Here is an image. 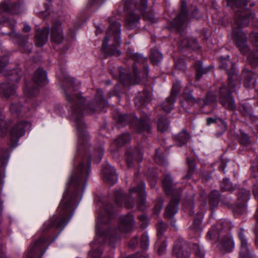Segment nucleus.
Wrapping results in <instances>:
<instances>
[{
  "label": "nucleus",
  "mask_w": 258,
  "mask_h": 258,
  "mask_svg": "<svg viewBox=\"0 0 258 258\" xmlns=\"http://www.w3.org/2000/svg\"><path fill=\"white\" fill-rule=\"evenodd\" d=\"M90 166V161L87 160L85 165L84 161L81 162L72 171L56 213L44 223L42 227L43 232L52 227L62 229L67 224L81 200L80 186L88 175Z\"/></svg>",
  "instance_id": "obj_1"
},
{
  "label": "nucleus",
  "mask_w": 258,
  "mask_h": 258,
  "mask_svg": "<svg viewBox=\"0 0 258 258\" xmlns=\"http://www.w3.org/2000/svg\"><path fill=\"white\" fill-rule=\"evenodd\" d=\"M242 3L243 7L238 8L235 13L233 21L237 26H233V38L241 52L245 53L248 51V48L246 45V37L241 31L240 26H247L253 16L250 11L244 8L246 6L245 1L243 0Z\"/></svg>",
  "instance_id": "obj_2"
},
{
  "label": "nucleus",
  "mask_w": 258,
  "mask_h": 258,
  "mask_svg": "<svg viewBox=\"0 0 258 258\" xmlns=\"http://www.w3.org/2000/svg\"><path fill=\"white\" fill-rule=\"evenodd\" d=\"M163 185L166 193L175 198L170 201L166 209L165 216L170 217L174 215L178 212V202L177 198L180 196L181 190L180 189L174 188V184L172 177L169 174L165 175L163 181Z\"/></svg>",
  "instance_id": "obj_3"
},
{
  "label": "nucleus",
  "mask_w": 258,
  "mask_h": 258,
  "mask_svg": "<svg viewBox=\"0 0 258 258\" xmlns=\"http://www.w3.org/2000/svg\"><path fill=\"white\" fill-rule=\"evenodd\" d=\"M82 114L79 111H75L71 117L72 119L76 121L77 129L78 133L79 149H82V146L87 145L89 139V135L86 131V126L81 119Z\"/></svg>",
  "instance_id": "obj_4"
},
{
  "label": "nucleus",
  "mask_w": 258,
  "mask_h": 258,
  "mask_svg": "<svg viewBox=\"0 0 258 258\" xmlns=\"http://www.w3.org/2000/svg\"><path fill=\"white\" fill-rule=\"evenodd\" d=\"M109 23L110 24V30L102 42V49L104 51L107 46L109 37L110 35H112L111 37L113 38L114 41L116 44H120L121 43L120 37V33L121 32L120 24L118 22L115 21H110Z\"/></svg>",
  "instance_id": "obj_5"
},
{
  "label": "nucleus",
  "mask_w": 258,
  "mask_h": 258,
  "mask_svg": "<svg viewBox=\"0 0 258 258\" xmlns=\"http://www.w3.org/2000/svg\"><path fill=\"white\" fill-rule=\"evenodd\" d=\"M46 239L42 237L34 242L29 248L28 258H41L46 251Z\"/></svg>",
  "instance_id": "obj_6"
},
{
  "label": "nucleus",
  "mask_w": 258,
  "mask_h": 258,
  "mask_svg": "<svg viewBox=\"0 0 258 258\" xmlns=\"http://www.w3.org/2000/svg\"><path fill=\"white\" fill-rule=\"evenodd\" d=\"M243 230V228H241L237 233L239 239L240 241L239 258H251V253L247 242V239Z\"/></svg>",
  "instance_id": "obj_7"
},
{
  "label": "nucleus",
  "mask_w": 258,
  "mask_h": 258,
  "mask_svg": "<svg viewBox=\"0 0 258 258\" xmlns=\"http://www.w3.org/2000/svg\"><path fill=\"white\" fill-rule=\"evenodd\" d=\"M231 228V224L226 220H221L209 231L207 236L210 239L218 238L219 232Z\"/></svg>",
  "instance_id": "obj_8"
},
{
  "label": "nucleus",
  "mask_w": 258,
  "mask_h": 258,
  "mask_svg": "<svg viewBox=\"0 0 258 258\" xmlns=\"http://www.w3.org/2000/svg\"><path fill=\"white\" fill-rule=\"evenodd\" d=\"M103 223V220H102V218H98L97 223L96 226V232L97 234V237L94 241L95 243H98L99 242V239L102 237V239L103 238H108L109 240H113L115 239L114 237V233L115 231L107 230H104L103 229L100 227L101 224Z\"/></svg>",
  "instance_id": "obj_9"
},
{
  "label": "nucleus",
  "mask_w": 258,
  "mask_h": 258,
  "mask_svg": "<svg viewBox=\"0 0 258 258\" xmlns=\"http://www.w3.org/2000/svg\"><path fill=\"white\" fill-rule=\"evenodd\" d=\"M237 198L238 200L241 201L243 203L240 205H238L235 207L234 211L235 212L243 214L246 212V205L245 202L250 198V192L245 189H241L237 194Z\"/></svg>",
  "instance_id": "obj_10"
},
{
  "label": "nucleus",
  "mask_w": 258,
  "mask_h": 258,
  "mask_svg": "<svg viewBox=\"0 0 258 258\" xmlns=\"http://www.w3.org/2000/svg\"><path fill=\"white\" fill-rule=\"evenodd\" d=\"M130 57L135 61L133 65V71L135 75H138L139 72L137 69V66L141 69L144 67L147 72L148 71V66L145 63L147 61V58L144 57L142 55L137 53H132L130 54Z\"/></svg>",
  "instance_id": "obj_11"
},
{
  "label": "nucleus",
  "mask_w": 258,
  "mask_h": 258,
  "mask_svg": "<svg viewBox=\"0 0 258 258\" xmlns=\"http://www.w3.org/2000/svg\"><path fill=\"white\" fill-rule=\"evenodd\" d=\"M225 90L226 87L225 86H222L220 88V102L225 108L232 110H234L236 107V105L234 103V99L229 93L227 94H224L223 93Z\"/></svg>",
  "instance_id": "obj_12"
},
{
  "label": "nucleus",
  "mask_w": 258,
  "mask_h": 258,
  "mask_svg": "<svg viewBox=\"0 0 258 258\" xmlns=\"http://www.w3.org/2000/svg\"><path fill=\"white\" fill-rule=\"evenodd\" d=\"M27 124L25 121H21L14 126L10 134L11 140L14 144L17 143L19 138L24 135V128Z\"/></svg>",
  "instance_id": "obj_13"
},
{
  "label": "nucleus",
  "mask_w": 258,
  "mask_h": 258,
  "mask_svg": "<svg viewBox=\"0 0 258 258\" xmlns=\"http://www.w3.org/2000/svg\"><path fill=\"white\" fill-rule=\"evenodd\" d=\"M51 31L50 38L52 41L58 44L63 41L64 37L60 22L55 23L52 26Z\"/></svg>",
  "instance_id": "obj_14"
},
{
  "label": "nucleus",
  "mask_w": 258,
  "mask_h": 258,
  "mask_svg": "<svg viewBox=\"0 0 258 258\" xmlns=\"http://www.w3.org/2000/svg\"><path fill=\"white\" fill-rule=\"evenodd\" d=\"M187 19L186 14V4L182 2L180 7V12L178 16L174 19L172 25L176 28L178 31H180V26Z\"/></svg>",
  "instance_id": "obj_15"
},
{
  "label": "nucleus",
  "mask_w": 258,
  "mask_h": 258,
  "mask_svg": "<svg viewBox=\"0 0 258 258\" xmlns=\"http://www.w3.org/2000/svg\"><path fill=\"white\" fill-rule=\"evenodd\" d=\"M220 67L224 69L227 70L229 79V88L231 91H234L235 86L233 81H231V77L234 74V68L233 63L229 59H222Z\"/></svg>",
  "instance_id": "obj_16"
},
{
  "label": "nucleus",
  "mask_w": 258,
  "mask_h": 258,
  "mask_svg": "<svg viewBox=\"0 0 258 258\" xmlns=\"http://www.w3.org/2000/svg\"><path fill=\"white\" fill-rule=\"evenodd\" d=\"M49 28L45 27L37 31L35 36V43L38 47H41L47 42L48 38Z\"/></svg>",
  "instance_id": "obj_17"
},
{
  "label": "nucleus",
  "mask_w": 258,
  "mask_h": 258,
  "mask_svg": "<svg viewBox=\"0 0 258 258\" xmlns=\"http://www.w3.org/2000/svg\"><path fill=\"white\" fill-rule=\"evenodd\" d=\"M105 179L111 184L115 183L117 180V177L115 173V170L110 165H107L103 169Z\"/></svg>",
  "instance_id": "obj_18"
},
{
  "label": "nucleus",
  "mask_w": 258,
  "mask_h": 258,
  "mask_svg": "<svg viewBox=\"0 0 258 258\" xmlns=\"http://www.w3.org/2000/svg\"><path fill=\"white\" fill-rule=\"evenodd\" d=\"M34 82L39 86H42L47 83L46 73L41 69L37 70L33 78Z\"/></svg>",
  "instance_id": "obj_19"
},
{
  "label": "nucleus",
  "mask_w": 258,
  "mask_h": 258,
  "mask_svg": "<svg viewBox=\"0 0 258 258\" xmlns=\"http://www.w3.org/2000/svg\"><path fill=\"white\" fill-rule=\"evenodd\" d=\"M16 86L13 82L2 83L0 85V93L6 97H9L15 93Z\"/></svg>",
  "instance_id": "obj_20"
},
{
  "label": "nucleus",
  "mask_w": 258,
  "mask_h": 258,
  "mask_svg": "<svg viewBox=\"0 0 258 258\" xmlns=\"http://www.w3.org/2000/svg\"><path fill=\"white\" fill-rule=\"evenodd\" d=\"M234 241L232 237L230 235H227L222 239L219 245V247L221 251H230L234 247Z\"/></svg>",
  "instance_id": "obj_21"
},
{
  "label": "nucleus",
  "mask_w": 258,
  "mask_h": 258,
  "mask_svg": "<svg viewBox=\"0 0 258 258\" xmlns=\"http://www.w3.org/2000/svg\"><path fill=\"white\" fill-rule=\"evenodd\" d=\"M129 191L131 194H133L134 193L137 194V195L141 198V203L143 205L145 204V199L144 197L146 195V194L145 192V185L143 181L141 182V183L138 185L137 189L133 187L130 189Z\"/></svg>",
  "instance_id": "obj_22"
},
{
  "label": "nucleus",
  "mask_w": 258,
  "mask_h": 258,
  "mask_svg": "<svg viewBox=\"0 0 258 258\" xmlns=\"http://www.w3.org/2000/svg\"><path fill=\"white\" fill-rule=\"evenodd\" d=\"M134 223V220L132 215H128L123 217L121 220L120 228H119V232L127 231Z\"/></svg>",
  "instance_id": "obj_23"
},
{
  "label": "nucleus",
  "mask_w": 258,
  "mask_h": 258,
  "mask_svg": "<svg viewBox=\"0 0 258 258\" xmlns=\"http://www.w3.org/2000/svg\"><path fill=\"white\" fill-rule=\"evenodd\" d=\"M175 100L176 99L173 95H170L169 97L167 98L165 101H164L161 105L162 109L167 113L171 112Z\"/></svg>",
  "instance_id": "obj_24"
},
{
  "label": "nucleus",
  "mask_w": 258,
  "mask_h": 258,
  "mask_svg": "<svg viewBox=\"0 0 258 258\" xmlns=\"http://www.w3.org/2000/svg\"><path fill=\"white\" fill-rule=\"evenodd\" d=\"M150 57L154 65L158 66L163 59V55L157 49H153L152 50Z\"/></svg>",
  "instance_id": "obj_25"
},
{
  "label": "nucleus",
  "mask_w": 258,
  "mask_h": 258,
  "mask_svg": "<svg viewBox=\"0 0 258 258\" xmlns=\"http://www.w3.org/2000/svg\"><path fill=\"white\" fill-rule=\"evenodd\" d=\"M202 223V217H200L194 220L193 223L191 225L190 229L192 232L196 233L197 236L200 234L202 229L201 228V224Z\"/></svg>",
  "instance_id": "obj_26"
},
{
  "label": "nucleus",
  "mask_w": 258,
  "mask_h": 258,
  "mask_svg": "<svg viewBox=\"0 0 258 258\" xmlns=\"http://www.w3.org/2000/svg\"><path fill=\"white\" fill-rule=\"evenodd\" d=\"M175 139L179 142V145L181 146L187 143L189 140V135L186 131L183 130L175 137Z\"/></svg>",
  "instance_id": "obj_27"
},
{
  "label": "nucleus",
  "mask_w": 258,
  "mask_h": 258,
  "mask_svg": "<svg viewBox=\"0 0 258 258\" xmlns=\"http://www.w3.org/2000/svg\"><path fill=\"white\" fill-rule=\"evenodd\" d=\"M139 17L138 15L133 14L128 16L126 21V24L130 29H133L136 27L139 21Z\"/></svg>",
  "instance_id": "obj_28"
},
{
  "label": "nucleus",
  "mask_w": 258,
  "mask_h": 258,
  "mask_svg": "<svg viewBox=\"0 0 258 258\" xmlns=\"http://www.w3.org/2000/svg\"><path fill=\"white\" fill-rule=\"evenodd\" d=\"M116 202L118 203L119 206L121 205L119 204V201L120 199H124L125 200V206L127 208H132L134 206V203L132 199H127V198L124 197L120 191H117L116 194Z\"/></svg>",
  "instance_id": "obj_29"
},
{
  "label": "nucleus",
  "mask_w": 258,
  "mask_h": 258,
  "mask_svg": "<svg viewBox=\"0 0 258 258\" xmlns=\"http://www.w3.org/2000/svg\"><path fill=\"white\" fill-rule=\"evenodd\" d=\"M197 40L195 39H191L190 40L189 38H185L181 42V45L183 48L184 47H191L192 49L195 48L197 46Z\"/></svg>",
  "instance_id": "obj_30"
},
{
  "label": "nucleus",
  "mask_w": 258,
  "mask_h": 258,
  "mask_svg": "<svg viewBox=\"0 0 258 258\" xmlns=\"http://www.w3.org/2000/svg\"><path fill=\"white\" fill-rule=\"evenodd\" d=\"M169 127V122L165 117H162L159 119L158 123V130L163 133L166 131Z\"/></svg>",
  "instance_id": "obj_31"
},
{
  "label": "nucleus",
  "mask_w": 258,
  "mask_h": 258,
  "mask_svg": "<svg viewBox=\"0 0 258 258\" xmlns=\"http://www.w3.org/2000/svg\"><path fill=\"white\" fill-rule=\"evenodd\" d=\"M173 252L179 258L187 257L189 256L187 252H184L182 248L179 245H176L173 248Z\"/></svg>",
  "instance_id": "obj_32"
},
{
  "label": "nucleus",
  "mask_w": 258,
  "mask_h": 258,
  "mask_svg": "<svg viewBox=\"0 0 258 258\" xmlns=\"http://www.w3.org/2000/svg\"><path fill=\"white\" fill-rule=\"evenodd\" d=\"M130 140L131 137L130 135L127 133H125L120 136L116 141V142L119 146H121L128 142Z\"/></svg>",
  "instance_id": "obj_33"
},
{
  "label": "nucleus",
  "mask_w": 258,
  "mask_h": 258,
  "mask_svg": "<svg viewBox=\"0 0 258 258\" xmlns=\"http://www.w3.org/2000/svg\"><path fill=\"white\" fill-rule=\"evenodd\" d=\"M252 76L251 72H248L247 75L246 74L244 75L245 82L244 85L245 87L249 88L254 86L255 81L252 80Z\"/></svg>",
  "instance_id": "obj_34"
},
{
  "label": "nucleus",
  "mask_w": 258,
  "mask_h": 258,
  "mask_svg": "<svg viewBox=\"0 0 258 258\" xmlns=\"http://www.w3.org/2000/svg\"><path fill=\"white\" fill-rule=\"evenodd\" d=\"M196 70L197 72V75L198 79H199L201 76L203 74L207 73L209 71V69L207 68H204L202 66V62L200 61H198L196 64Z\"/></svg>",
  "instance_id": "obj_35"
},
{
  "label": "nucleus",
  "mask_w": 258,
  "mask_h": 258,
  "mask_svg": "<svg viewBox=\"0 0 258 258\" xmlns=\"http://www.w3.org/2000/svg\"><path fill=\"white\" fill-rule=\"evenodd\" d=\"M193 249L196 256L199 258H204L205 256V252L203 247L198 244H194Z\"/></svg>",
  "instance_id": "obj_36"
},
{
  "label": "nucleus",
  "mask_w": 258,
  "mask_h": 258,
  "mask_svg": "<svg viewBox=\"0 0 258 258\" xmlns=\"http://www.w3.org/2000/svg\"><path fill=\"white\" fill-rule=\"evenodd\" d=\"M221 188L223 190H232V185L228 178L224 179L221 184Z\"/></svg>",
  "instance_id": "obj_37"
},
{
  "label": "nucleus",
  "mask_w": 258,
  "mask_h": 258,
  "mask_svg": "<svg viewBox=\"0 0 258 258\" xmlns=\"http://www.w3.org/2000/svg\"><path fill=\"white\" fill-rule=\"evenodd\" d=\"M166 228V226L164 222L161 221L159 223L157 227V236L158 238H161L162 237L163 233L165 230Z\"/></svg>",
  "instance_id": "obj_38"
},
{
  "label": "nucleus",
  "mask_w": 258,
  "mask_h": 258,
  "mask_svg": "<svg viewBox=\"0 0 258 258\" xmlns=\"http://www.w3.org/2000/svg\"><path fill=\"white\" fill-rule=\"evenodd\" d=\"M141 244L142 248L147 249L149 245V239L147 234H143L141 238Z\"/></svg>",
  "instance_id": "obj_39"
},
{
  "label": "nucleus",
  "mask_w": 258,
  "mask_h": 258,
  "mask_svg": "<svg viewBox=\"0 0 258 258\" xmlns=\"http://www.w3.org/2000/svg\"><path fill=\"white\" fill-rule=\"evenodd\" d=\"M247 59L252 66H255L258 64V54L256 53H250L247 56Z\"/></svg>",
  "instance_id": "obj_40"
},
{
  "label": "nucleus",
  "mask_w": 258,
  "mask_h": 258,
  "mask_svg": "<svg viewBox=\"0 0 258 258\" xmlns=\"http://www.w3.org/2000/svg\"><path fill=\"white\" fill-rule=\"evenodd\" d=\"M184 99L189 103H195L197 102L195 98H194L190 92L184 93L183 94Z\"/></svg>",
  "instance_id": "obj_41"
},
{
  "label": "nucleus",
  "mask_w": 258,
  "mask_h": 258,
  "mask_svg": "<svg viewBox=\"0 0 258 258\" xmlns=\"http://www.w3.org/2000/svg\"><path fill=\"white\" fill-rule=\"evenodd\" d=\"M10 109L12 113L19 112L22 110V106L20 104H12Z\"/></svg>",
  "instance_id": "obj_42"
},
{
  "label": "nucleus",
  "mask_w": 258,
  "mask_h": 258,
  "mask_svg": "<svg viewBox=\"0 0 258 258\" xmlns=\"http://www.w3.org/2000/svg\"><path fill=\"white\" fill-rule=\"evenodd\" d=\"M251 174L254 177H258V159L252 163L251 166Z\"/></svg>",
  "instance_id": "obj_43"
},
{
  "label": "nucleus",
  "mask_w": 258,
  "mask_h": 258,
  "mask_svg": "<svg viewBox=\"0 0 258 258\" xmlns=\"http://www.w3.org/2000/svg\"><path fill=\"white\" fill-rule=\"evenodd\" d=\"M140 125L142 126V129H140V132H142L143 131H147V132H149L150 130V126L149 121L147 120H141L139 122Z\"/></svg>",
  "instance_id": "obj_44"
},
{
  "label": "nucleus",
  "mask_w": 258,
  "mask_h": 258,
  "mask_svg": "<svg viewBox=\"0 0 258 258\" xmlns=\"http://www.w3.org/2000/svg\"><path fill=\"white\" fill-rule=\"evenodd\" d=\"M149 95V93L147 92V91H144L140 96H138L136 98V100L138 101V100H139L141 99L143 102V103H144L148 101Z\"/></svg>",
  "instance_id": "obj_45"
},
{
  "label": "nucleus",
  "mask_w": 258,
  "mask_h": 258,
  "mask_svg": "<svg viewBox=\"0 0 258 258\" xmlns=\"http://www.w3.org/2000/svg\"><path fill=\"white\" fill-rule=\"evenodd\" d=\"M250 36L253 45L258 49V33H252Z\"/></svg>",
  "instance_id": "obj_46"
},
{
  "label": "nucleus",
  "mask_w": 258,
  "mask_h": 258,
  "mask_svg": "<svg viewBox=\"0 0 258 258\" xmlns=\"http://www.w3.org/2000/svg\"><path fill=\"white\" fill-rule=\"evenodd\" d=\"M109 55H114L116 56H119L121 52L114 46H111L109 48V51L107 52Z\"/></svg>",
  "instance_id": "obj_47"
},
{
  "label": "nucleus",
  "mask_w": 258,
  "mask_h": 258,
  "mask_svg": "<svg viewBox=\"0 0 258 258\" xmlns=\"http://www.w3.org/2000/svg\"><path fill=\"white\" fill-rule=\"evenodd\" d=\"M180 84L179 83H175L172 87V93L171 95H173L176 98V96L180 90Z\"/></svg>",
  "instance_id": "obj_48"
},
{
  "label": "nucleus",
  "mask_w": 258,
  "mask_h": 258,
  "mask_svg": "<svg viewBox=\"0 0 258 258\" xmlns=\"http://www.w3.org/2000/svg\"><path fill=\"white\" fill-rule=\"evenodd\" d=\"M139 219L142 222L141 224V227L143 228L146 227L147 226V221H148V219H147L146 216H145L144 215H142L139 216Z\"/></svg>",
  "instance_id": "obj_49"
},
{
  "label": "nucleus",
  "mask_w": 258,
  "mask_h": 258,
  "mask_svg": "<svg viewBox=\"0 0 258 258\" xmlns=\"http://www.w3.org/2000/svg\"><path fill=\"white\" fill-rule=\"evenodd\" d=\"M8 57L4 56L0 58V72L2 70L3 68L8 63Z\"/></svg>",
  "instance_id": "obj_50"
},
{
  "label": "nucleus",
  "mask_w": 258,
  "mask_h": 258,
  "mask_svg": "<svg viewBox=\"0 0 258 258\" xmlns=\"http://www.w3.org/2000/svg\"><path fill=\"white\" fill-rule=\"evenodd\" d=\"M147 7V0H141L140 7L139 10L143 14Z\"/></svg>",
  "instance_id": "obj_51"
},
{
  "label": "nucleus",
  "mask_w": 258,
  "mask_h": 258,
  "mask_svg": "<svg viewBox=\"0 0 258 258\" xmlns=\"http://www.w3.org/2000/svg\"><path fill=\"white\" fill-rule=\"evenodd\" d=\"M166 244L164 242V241L162 242L160 245L159 246L158 249V252L159 254H162L164 252V251L166 250Z\"/></svg>",
  "instance_id": "obj_52"
},
{
  "label": "nucleus",
  "mask_w": 258,
  "mask_h": 258,
  "mask_svg": "<svg viewBox=\"0 0 258 258\" xmlns=\"http://www.w3.org/2000/svg\"><path fill=\"white\" fill-rule=\"evenodd\" d=\"M0 128H1L3 132H5L7 131V126L5 121L3 119L0 120Z\"/></svg>",
  "instance_id": "obj_53"
},
{
  "label": "nucleus",
  "mask_w": 258,
  "mask_h": 258,
  "mask_svg": "<svg viewBox=\"0 0 258 258\" xmlns=\"http://www.w3.org/2000/svg\"><path fill=\"white\" fill-rule=\"evenodd\" d=\"M254 232L255 235V244L258 246V223L255 224Z\"/></svg>",
  "instance_id": "obj_54"
},
{
  "label": "nucleus",
  "mask_w": 258,
  "mask_h": 258,
  "mask_svg": "<svg viewBox=\"0 0 258 258\" xmlns=\"http://www.w3.org/2000/svg\"><path fill=\"white\" fill-rule=\"evenodd\" d=\"M253 192L255 199L258 200V183L253 186Z\"/></svg>",
  "instance_id": "obj_55"
},
{
  "label": "nucleus",
  "mask_w": 258,
  "mask_h": 258,
  "mask_svg": "<svg viewBox=\"0 0 258 258\" xmlns=\"http://www.w3.org/2000/svg\"><path fill=\"white\" fill-rule=\"evenodd\" d=\"M101 251L100 250L95 251L92 254V258H100L101 255Z\"/></svg>",
  "instance_id": "obj_56"
},
{
  "label": "nucleus",
  "mask_w": 258,
  "mask_h": 258,
  "mask_svg": "<svg viewBox=\"0 0 258 258\" xmlns=\"http://www.w3.org/2000/svg\"><path fill=\"white\" fill-rule=\"evenodd\" d=\"M28 93L30 95H34L38 93V88L37 87H35L34 88H33L32 90H28Z\"/></svg>",
  "instance_id": "obj_57"
},
{
  "label": "nucleus",
  "mask_w": 258,
  "mask_h": 258,
  "mask_svg": "<svg viewBox=\"0 0 258 258\" xmlns=\"http://www.w3.org/2000/svg\"><path fill=\"white\" fill-rule=\"evenodd\" d=\"M218 201H219V198L218 197H216L214 198H213L212 197H211V198L210 199L209 202H210V204L212 205L214 204V203L217 204Z\"/></svg>",
  "instance_id": "obj_58"
},
{
  "label": "nucleus",
  "mask_w": 258,
  "mask_h": 258,
  "mask_svg": "<svg viewBox=\"0 0 258 258\" xmlns=\"http://www.w3.org/2000/svg\"><path fill=\"white\" fill-rule=\"evenodd\" d=\"M133 155L132 154L128 156L127 158L126 159V163L128 167H131L133 165L132 161L130 159V158H132Z\"/></svg>",
  "instance_id": "obj_59"
},
{
  "label": "nucleus",
  "mask_w": 258,
  "mask_h": 258,
  "mask_svg": "<svg viewBox=\"0 0 258 258\" xmlns=\"http://www.w3.org/2000/svg\"><path fill=\"white\" fill-rule=\"evenodd\" d=\"M31 30V28L29 25L25 24L23 28V31L25 32H29Z\"/></svg>",
  "instance_id": "obj_60"
},
{
  "label": "nucleus",
  "mask_w": 258,
  "mask_h": 258,
  "mask_svg": "<svg viewBox=\"0 0 258 258\" xmlns=\"http://www.w3.org/2000/svg\"><path fill=\"white\" fill-rule=\"evenodd\" d=\"M216 119L212 117H209L207 119V123L208 125H210L212 123L216 122Z\"/></svg>",
  "instance_id": "obj_61"
},
{
  "label": "nucleus",
  "mask_w": 258,
  "mask_h": 258,
  "mask_svg": "<svg viewBox=\"0 0 258 258\" xmlns=\"http://www.w3.org/2000/svg\"><path fill=\"white\" fill-rule=\"evenodd\" d=\"M156 152L157 153V150H156ZM154 160L156 163H157L158 164H161L162 163L160 157H158L157 155L155 157Z\"/></svg>",
  "instance_id": "obj_62"
},
{
  "label": "nucleus",
  "mask_w": 258,
  "mask_h": 258,
  "mask_svg": "<svg viewBox=\"0 0 258 258\" xmlns=\"http://www.w3.org/2000/svg\"><path fill=\"white\" fill-rule=\"evenodd\" d=\"M189 165L190 166L191 170H194V167H195V163L192 161H190L188 162Z\"/></svg>",
  "instance_id": "obj_63"
},
{
  "label": "nucleus",
  "mask_w": 258,
  "mask_h": 258,
  "mask_svg": "<svg viewBox=\"0 0 258 258\" xmlns=\"http://www.w3.org/2000/svg\"><path fill=\"white\" fill-rule=\"evenodd\" d=\"M162 207V206L160 205V204L156 205L155 207V210H157V213L159 212L160 210L161 209Z\"/></svg>",
  "instance_id": "obj_64"
}]
</instances>
